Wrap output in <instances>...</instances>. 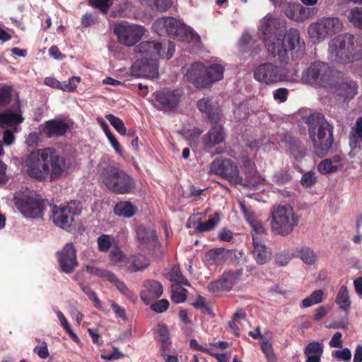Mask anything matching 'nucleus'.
<instances>
[{
    "label": "nucleus",
    "mask_w": 362,
    "mask_h": 362,
    "mask_svg": "<svg viewBox=\"0 0 362 362\" xmlns=\"http://www.w3.org/2000/svg\"><path fill=\"white\" fill-rule=\"evenodd\" d=\"M22 165L30 177L40 182H52L66 173L70 163L54 148L47 147L33 151Z\"/></svg>",
    "instance_id": "1"
},
{
    "label": "nucleus",
    "mask_w": 362,
    "mask_h": 362,
    "mask_svg": "<svg viewBox=\"0 0 362 362\" xmlns=\"http://www.w3.org/2000/svg\"><path fill=\"white\" fill-rule=\"evenodd\" d=\"M284 23L270 16H266L260 22L259 35L273 55H278L281 61L286 59L287 52L300 44V33L296 29H290L284 33Z\"/></svg>",
    "instance_id": "2"
},
{
    "label": "nucleus",
    "mask_w": 362,
    "mask_h": 362,
    "mask_svg": "<svg viewBox=\"0 0 362 362\" xmlns=\"http://www.w3.org/2000/svg\"><path fill=\"white\" fill-rule=\"evenodd\" d=\"M307 123L315 153L320 157L326 156L334 141L332 127L320 114L310 115Z\"/></svg>",
    "instance_id": "3"
},
{
    "label": "nucleus",
    "mask_w": 362,
    "mask_h": 362,
    "mask_svg": "<svg viewBox=\"0 0 362 362\" xmlns=\"http://www.w3.org/2000/svg\"><path fill=\"white\" fill-rule=\"evenodd\" d=\"M329 58L340 63L361 62L362 65V47L355 45L351 35H340L333 39L329 45Z\"/></svg>",
    "instance_id": "4"
},
{
    "label": "nucleus",
    "mask_w": 362,
    "mask_h": 362,
    "mask_svg": "<svg viewBox=\"0 0 362 362\" xmlns=\"http://www.w3.org/2000/svg\"><path fill=\"white\" fill-rule=\"evenodd\" d=\"M299 216L289 204L279 205L271 214L270 226L276 235L286 236L298 225Z\"/></svg>",
    "instance_id": "5"
},
{
    "label": "nucleus",
    "mask_w": 362,
    "mask_h": 362,
    "mask_svg": "<svg viewBox=\"0 0 362 362\" xmlns=\"http://www.w3.org/2000/svg\"><path fill=\"white\" fill-rule=\"evenodd\" d=\"M13 204L25 218H38L42 216V201L36 193L28 189L16 192L14 194Z\"/></svg>",
    "instance_id": "6"
},
{
    "label": "nucleus",
    "mask_w": 362,
    "mask_h": 362,
    "mask_svg": "<svg viewBox=\"0 0 362 362\" xmlns=\"http://www.w3.org/2000/svg\"><path fill=\"white\" fill-rule=\"evenodd\" d=\"M100 177L102 182L106 187L115 194H129L135 187L134 182L132 177L113 166L105 168Z\"/></svg>",
    "instance_id": "7"
},
{
    "label": "nucleus",
    "mask_w": 362,
    "mask_h": 362,
    "mask_svg": "<svg viewBox=\"0 0 362 362\" xmlns=\"http://www.w3.org/2000/svg\"><path fill=\"white\" fill-rule=\"evenodd\" d=\"M338 74L333 71L327 64L317 62L312 64L303 72L302 81L306 83L331 86L334 84Z\"/></svg>",
    "instance_id": "8"
},
{
    "label": "nucleus",
    "mask_w": 362,
    "mask_h": 362,
    "mask_svg": "<svg viewBox=\"0 0 362 362\" xmlns=\"http://www.w3.org/2000/svg\"><path fill=\"white\" fill-rule=\"evenodd\" d=\"M81 213V208L76 202L52 206L50 218L53 223L61 228L68 230L72 226L74 217Z\"/></svg>",
    "instance_id": "9"
},
{
    "label": "nucleus",
    "mask_w": 362,
    "mask_h": 362,
    "mask_svg": "<svg viewBox=\"0 0 362 362\" xmlns=\"http://www.w3.org/2000/svg\"><path fill=\"white\" fill-rule=\"evenodd\" d=\"M114 33L120 43L132 46L144 35L145 28L139 25L122 22L115 25Z\"/></svg>",
    "instance_id": "10"
},
{
    "label": "nucleus",
    "mask_w": 362,
    "mask_h": 362,
    "mask_svg": "<svg viewBox=\"0 0 362 362\" xmlns=\"http://www.w3.org/2000/svg\"><path fill=\"white\" fill-rule=\"evenodd\" d=\"M254 78L262 83L270 85L285 79L284 69L272 63H264L254 70Z\"/></svg>",
    "instance_id": "11"
},
{
    "label": "nucleus",
    "mask_w": 362,
    "mask_h": 362,
    "mask_svg": "<svg viewBox=\"0 0 362 362\" xmlns=\"http://www.w3.org/2000/svg\"><path fill=\"white\" fill-rule=\"evenodd\" d=\"M210 171L226 178L235 185L240 184L243 178L238 166L229 159H216L211 164Z\"/></svg>",
    "instance_id": "12"
},
{
    "label": "nucleus",
    "mask_w": 362,
    "mask_h": 362,
    "mask_svg": "<svg viewBox=\"0 0 362 362\" xmlns=\"http://www.w3.org/2000/svg\"><path fill=\"white\" fill-rule=\"evenodd\" d=\"M57 258L59 270L64 273L70 274L78 267L76 250L71 243L57 252Z\"/></svg>",
    "instance_id": "13"
},
{
    "label": "nucleus",
    "mask_w": 362,
    "mask_h": 362,
    "mask_svg": "<svg viewBox=\"0 0 362 362\" xmlns=\"http://www.w3.org/2000/svg\"><path fill=\"white\" fill-rule=\"evenodd\" d=\"M179 90H161L154 93V106L160 110L169 111L175 108L182 96Z\"/></svg>",
    "instance_id": "14"
},
{
    "label": "nucleus",
    "mask_w": 362,
    "mask_h": 362,
    "mask_svg": "<svg viewBox=\"0 0 362 362\" xmlns=\"http://www.w3.org/2000/svg\"><path fill=\"white\" fill-rule=\"evenodd\" d=\"M202 214L191 216L187 223V228L194 229L195 232L204 233L213 230L221 221V216L216 213L206 221H202Z\"/></svg>",
    "instance_id": "15"
},
{
    "label": "nucleus",
    "mask_w": 362,
    "mask_h": 362,
    "mask_svg": "<svg viewBox=\"0 0 362 362\" xmlns=\"http://www.w3.org/2000/svg\"><path fill=\"white\" fill-rule=\"evenodd\" d=\"M162 45L157 41H144L136 47L135 51L137 58L156 62L162 56Z\"/></svg>",
    "instance_id": "16"
},
{
    "label": "nucleus",
    "mask_w": 362,
    "mask_h": 362,
    "mask_svg": "<svg viewBox=\"0 0 362 362\" xmlns=\"http://www.w3.org/2000/svg\"><path fill=\"white\" fill-rule=\"evenodd\" d=\"M132 74L137 77H157L158 71L156 62L137 58V60L132 66Z\"/></svg>",
    "instance_id": "17"
},
{
    "label": "nucleus",
    "mask_w": 362,
    "mask_h": 362,
    "mask_svg": "<svg viewBox=\"0 0 362 362\" xmlns=\"http://www.w3.org/2000/svg\"><path fill=\"white\" fill-rule=\"evenodd\" d=\"M240 276V274L238 272H226L222 275L220 279L211 283L209 285L208 288L213 293L228 291L237 283Z\"/></svg>",
    "instance_id": "18"
},
{
    "label": "nucleus",
    "mask_w": 362,
    "mask_h": 362,
    "mask_svg": "<svg viewBox=\"0 0 362 362\" xmlns=\"http://www.w3.org/2000/svg\"><path fill=\"white\" fill-rule=\"evenodd\" d=\"M181 23L175 18H162L154 22L153 28L160 35L167 34L175 37Z\"/></svg>",
    "instance_id": "19"
},
{
    "label": "nucleus",
    "mask_w": 362,
    "mask_h": 362,
    "mask_svg": "<svg viewBox=\"0 0 362 362\" xmlns=\"http://www.w3.org/2000/svg\"><path fill=\"white\" fill-rule=\"evenodd\" d=\"M286 16L296 21H303L314 16L317 9L304 7L300 4H288L284 8Z\"/></svg>",
    "instance_id": "20"
},
{
    "label": "nucleus",
    "mask_w": 362,
    "mask_h": 362,
    "mask_svg": "<svg viewBox=\"0 0 362 362\" xmlns=\"http://www.w3.org/2000/svg\"><path fill=\"white\" fill-rule=\"evenodd\" d=\"M206 67L202 63L192 64L187 70L185 77L187 81L197 88H206Z\"/></svg>",
    "instance_id": "21"
},
{
    "label": "nucleus",
    "mask_w": 362,
    "mask_h": 362,
    "mask_svg": "<svg viewBox=\"0 0 362 362\" xmlns=\"http://www.w3.org/2000/svg\"><path fill=\"white\" fill-rule=\"evenodd\" d=\"M162 293L163 286L160 282L155 280H147L144 282L141 298L148 305L153 300L158 298Z\"/></svg>",
    "instance_id": "22"
},
{
    "label": "nucleus",
    "mask_w": 362,
    "mask_h": 362,
    "mask_svg": "<svg viewBox=\"0 0 362 362\" xmlns=\"http://www.w3.org/2000/svg\"><path fill=\"white\" fill-rule=\"evenodd\" d=\"M252 256L257 263L264 264L271 258L272 251L266 246L259 237L253 235Z\"/></svg>",
    "instance_id": "23"
},
{
    "label": "nucleus",
    "mask_w": 362,
    "mask_h": 362,
    "mask_svg": "<svg viewBox=\"0 0 362 362\" xmlns=\"http://www.w3.org/2000/svg\"><path fill=\"white\" fill-rule=\"evenodd\" d=\"M199 110L204 112L209 119L216 123L220 119L218 105L216 102L211 101L209 98H202L197 102Z\"/></svg>",
    "instance_id": "24"
},
{
    "label": "nucleus",
    "mask_w": 362,
    "mask_h": 362,
    "mask_svg": "<svg viewBox=\"0 0 362 362\" xmlns=\"http://www.w3.org/2000/svg\"><path fill=\"white\" fill-rule=\"evenodd\" d=\"M240 205L242 211L245 214V219L252 228V235H255L256 236L259 237V235L265 234L266 230L263 226V224L256 218V217L251 211L247 209L243 202H240Z\"/></svg>",
    "instance_id": "25"
},
{
    "label": "nucleus",
    "mask_w": 362,
    "mask_h": 362,
    "mask_svg": "<svg viewBox=\"0 0 362 362\" xmlns=\"http://www.w3.org/2000/svg\"><path fill=\"white\" fill-rule=\"evenodd\" d=\"M67 124L62 120L47 121L43 129L47 137L63 135L67 130Z\"/></svg>",
    "instance_id": "26"
},
{
    "label": "nucleus",
    "mask_w": 362,
    "mask_h": 362,
    "mask_svg": "<svg viewBox=\"0 0 362 362\" xmlns=\"http://www.w3.org/2000/svg\"><path fill=\"white\" fill-rule=\"evenodd\" d=\"M232 252L223 248H214L206 253V259L211 264H221L230 257Z\"/></svg>",
    "instance_id": "27"
},
{
    "label": "nucleus",
    "mask_w": 362,
    "mask_h": 362,
    "mask_svg": "<svg viewBox=\"0 0 362 362\" xmlns=\"http://www.w3.org/2000/svg\"><path fill=\"white\" fill-rule=\"evenodd\" d=\"M149 260L145 255L140 253L133 255L129 257L127 271L130 273L141 272L149 266Z\"/></svg>",
    "instance_id": "28"
},
{
    "label": "nucleus",
    "mask_w": 362,
    "mask_h": 362,
    "mask_svg": "<svg viewBox=\"0 0 362 362\" xmlns=\"http://www.w3.org/2000/svg\"><path fill=\"white\" fill-rule=\"evenodd\" d=\"M225 139V132L221 125L215 124L209 131L205 139V145L207 147H212L221 144Z\"/></svg>",
    "instance_id": "29"
},
{
    "label": "nucleus",
    "mask_w": 362,
    "mask_h": 362,
    "mask_svg": "<svg viewBox=\"0 0 362 362\" xmlns=\"http://www.w3.org/2000/svg\"><path fill=\"white\" fill-rule=\"evenodd\" d=\"M23 120L18 114L11 110H6L0 113V127L2 128H16Z\"/></svg>",
    "instance_id": "30"
},
{
    "label": "nucleus",
    "mask_w": 362,
    "mask_h": 362,
    "mask_svg": "<svg viewBox=\"0 0 362 362\" xmlns=\"http://www.w3.org/2000/svg\"><path fill=\"white\" fill-rule=\"evenodd\" d=\"M224 68L220 64H213L208 67H206V88L221 80L223 77Z\"/></svg>",
    "instance_id": "31"
},
{
    "label": "nucleus",
    "mask_w": 362,
    "mask_h": 362,
    "mask_svg": "<svg viewBox=\"0 0 362 362\" xmlns=\"http://www.w3.org/2000/svg\"><path fill=\"white\" fill-rule=\"evenodd\" d=\"M138 240L141 246L148 248L156 243V235L153 230L144 227H139L137 230Z\"/></svg>",
    "instance_id": "32"
},
{
    "label": "nucleus",
    "mask_w": 362,
    "mask_h": 362,
    "mask_svg": "<svg viewBox=\"0 0 362 362\" xmlns=\"http://www.w3.org/2000/svg\"><path fill=\"white\" fill-rule=\"evenodd\" d=\"M325 28L322 18L309 25L308 30V35L314 42L323 40L329 36Z\"/></svg>",
    "instance_id": "33"
},
{
    "label": "nucleus",
    "mask_w": 362,
    "mask_h": 362,
    "mask_svg": "<svg viewBox=\"0 0 362 362\" xmlns=\"http://www.w3.org/2000/svg\"><path fill=\"white\" fill-rule=\"evenodd\" d=\"M325 28L322 18L309 25L308 30V35L314 42L323 40L329 36Z\"/></svg>",
    "instance_id": "34"
},
{
    "label": "nucleus",
    "mask_w": 362,
    "mask_h": 362,
    "mask_svg": "<svg viewBox=\"0 0 362 362\" xmlns=\"http://www.w3.org/2000/svg\"><path fill=\"white\" fill-rule=\"evenodd\" d=\"M325 28L322 18L309 25L308 30V35L314 42L323 40L329 36Z\"/></svg>",
    "instance_id": "35"
},
{
    "label": "nucleus",
    "mask_w": 362,
    "mask_h": 362,
    "mask_svg": "<svg viewBox=\"0 0 362 362\" xmlns=\"http://www.w3.org/2000/svg\"><path fill=\"white\" fill-rule=\"evenodd\" d=\"M358 141L362 142V117L357 119L355 127L350 134L349 146L351 148L349 153L350 156H354V151L358 147Z\"/></svg>",
    "instance_id": "36"
},
{
    "label": "nucleus",
    "mask_w": 362,
    "mask_h": 362,
    "mask_svg": "<svg viewBox=\"0 0 362 362\" xmlns=\"http://www.w3.org/2000/svg\"><path fill=\"white\" fill-rule=\"evenodd\" d=\"M110 260L112 265L124 268L127 270L129 262V257H127L119 248L115 247L110 251Z\"/></svg>",
    "instance_id": "37"
},
{
    "label": "nucleus",
    "mask_w": 362,
    "mask_h": 362,
    "mask_svg": "<svg viewBox=\"0 0 362 362\" xmlns=\"http://www.w3.org/2000/svg\"><path fill=\"white\" fill-rule=\"evenodd\" d=\"M136 211V207L127 201L120 202L115 204L114 207V213L118 216L124 218L132 217Z\"/></svg>",
    "instance_id": "38"
},
{
    "label": "nucleus",
    "mask_w": 362,
    "mask_h": 362,
    "mask_svg": "<svg viewBox=\"0 0 362 362\" xmlns=\"http://www.w3.org/2000/svg\"><path fill=\"white\" fill-rule=\"evenodd\" d=\"M272 334L269 332L265 334V337H262V341H260L261 349L268 362H276V358L272 349Z\"/></svg>",
    "instance_id": "39"
},
{
    "label": "nucleus",
    "mask_w": 362,
    "mask_h": 362,
    "mask_svg": "<svg viewBox=\"0 0 362 362\" xmlns=\"http://www.w3.org/2000/svg\"><path fill=\"white\" fill-rule=\"evenodd\" d=\"M335 303L339 306V308L347 312L351 306V300L347 287L341 286L336 296Z\"/></svg>",
    "instance_id": "40"
},
{
    "label": "nucleus",
    "mask_w": 362,
    "mask_h": 362,
    "mask_svg": "<svg viewBox=\"0 0 362 362\" xmlns=\"http://www.w3.org/2000/svg\"><path fill=\"white\" fill-rule=\"evenodd\" d=\"M337 93L346 99L353 98L357 93V86L354 81L340 83L337 88Z\"/></svg>",
    "instance_id": "41"
},
{
    "label": "nucleus",
    "mask_w": 362,
    "mask_h": 362,
    "mask_svg": "<svg viewBox=\"0 0 362 362\" xmlns=\"http://www.w3.org/2000/svg\"><path fill=\"white\" fill-rule=\"evenodd\" d=\"M305 264L313 265L317 261V254L313 249L308 247H303L298 250L296 255Z\"/></svg>",
    "instance_id": "42"
},
{
    "label": "nucleus",
    "mask_w": 362,
    "mask_h": 362,
    "mask_svg": "<svg viewBox=\"0 0 362 362\" xmlns=\"http://www.w3.org/2000/svg\"><path fill=\"white\" fill-rule=\"evenodd\" d=\"M157 338L161 344L160 349L170 348V333L167 325L158 324L157 326Z\"/></svg>",
    "instance_id": "43"
},
{
    "label": "nucleus",
    "mask_w": 362,
    "mask_h": 362,
    "mask_svg": "<svg viewBox=\"0 0 362 362\" xmlns=\"http://www.w3.org/2000/svg\"><path fill=\"white\" fill-rule=\"evenodd\" d=\"M324 26L329 35H334L342 30L343 25L338 18H322Z\"/></svg>",
    "instance_id": "44"
},
{
    "label": "nucleus",
    "mask_w": 362,
    "mask_h": 362,
    "mask_svg": "<svg viewBox=\"0 0 362 362\" xmlns=\"http://www.w3.org/2000/svg\"><path fill=\"white\" fill-rule=\"evenodd\" d=\"M168 279L173 283V285L189 286V281L182 275L179 267H174L167 274Z\"/></svg>",
    "instance_id": "45"
},
{
    "label": "nucleus",
    "mask_w": 362,
    "mask_h": 362,
    "mask_svg": "<svg viewBox=\"0 0 362 362\" xmlns=\"http://www.w3.org/2000/svg\"><path fill=\"white\" fill-rule=\"evenodd\" d=\"M323 291L320 289L314 291L309 296L303 300L301 307L309 308L321 303L323 300Z\"/></svg>",
    "instance_id": "46"
},
{
    "label": "nucleus",
    "mask_w": 362,
    "mask_h": 362,
    "mask_svg": "<svg viewBox=\"0 0 362 362\" xmlns=\"http://www.w3.org/2000/svg\"><path fill=\"white\" fill-rule=\"evenodd\" d=\"M347 18L354 26L362 29V7L351 9L347 14Z\"/></svg>",
    "instance_id": "47"
},
{
    "label": "nucleus",
    "mask_w": 362,
    "mask_h": 362,
    "mask_svg": "<svg viewBox=\"0 0 362 362\" xmlns=\"http://www.w3.org/2000/svg\"><path fill=\"white\" fill-rule=\"evenodd\" d=\"M194 36L195 35L192 29L182 23L175 37L181 41L189 42L193 40Z\"/></svg>",
    "instance_id": "48"
},
{
    "label": "nucleus",
    "mask_w": 362,
    "mask_h": 362,
    "mask_svg": "<svg viewBox=\"0 0 362 362\" xmlns=\"http://www.w3.org/2000/svg\"><path fill=\"white\" fill-rule=\"evenodd\" d=\"M115 238L110 235L103 234L98 238V246L100 251L106 252L114 243Z\"/></svg>",
    "instance_id": "49"
},
{
    "label": "nucleus",
    "mask_w": 362,
    "mask_h": 362,
    "mask_svg": "<svg viewBox=\"0 0 362 362\" xmlns=\"http://www.w3.org/2000/svg\"><path fill=\"white\" fill-rule=\"evenodd\" d=\"M171 292V299L173 302L176 303H181L185 301L187 297L186 289L180 288V286L177 285H172Z\"/></svg>",
    "instance_id": "50"
},
{
    "label": "nucleus",
    "mask_w": 362,
    "mask_h": 362,
    "mask_svg": "<svg viewBox=\"0 0 362 362\" xmlns=\"http://www.w3.org/2000/svg\"><path fill=\"white\" fill-rule=\"evenodd\" d=\"M105 118L110 122L112 126L117 130L119 134L125 135L126 127L122 119L111 114L105 115Z\"/></svg>",
    "instance_id": "51"
},
{
    "label": "nucleus",
    "mask_w": 362,
    "mask_h": 362,
    "mask_svg": "<svg viewBox=\"0 0 362 362\" xmlns=\"http://www.w3.org/2000/svg\"><path fill=\"white\" fill-rule=\"evenodd\" d=\"M323 352V346L321 343L313 341L308 344L305 349V355L321 357Z\"/></svg>",
    "instance_id": "52"
},
{
    "label": "nucleus",
    "mask_w": 362,
    "mask_h": 362,
    "mask_svg": "<svg viewBox=\"0 0 362 362\" xmlns=\"http://www.w3.org/2000/svg\"><path fill=\"white\" fill-rule=\"evenodd\" d=\"M317 169L320 173L325 175L335 173L338 170V166L332 164L329 159H325L318 164Z\"/></svg>",
    "instance_id": "53"
},
{
    "label": "nucleus",
    "mask_w": 362,
    "mask_h": 362,
    "mask_svg": "<svg viewBox=\"0 0 362 362\" xmlns=\"http://www.w3.org/2000/svg\"><path fill=\"white\" fill-rule=\"evenodd\" d=\"M294 255L288 251H282L277 253L275 256V262L281 267L286 266L293 259Z\"/></svg>",
    "instance_id": "54"
},
{
    "label": "nucleus",
    "mask_w": 362,
    "mask_h": 362,
    "mask_svg": "<svg viewBox=\"0 0 362 362\" xmlns=\"http://www.w3.org/2000/svg\"><path fill=\"white\" fill-rule=\"evenodd\" d=\"M86 269L88 273L96 275L99 277L106 279L113 278V273L112 272L102 269L91 265H87Z\"/></svg>",
    "instance_id": "55"
},
{
    "label": "nucleus",
    "mask_w": 362,
    "mask_h": 362,
    "mask_svg": "<svg viewBox=\"0 0 362 362\" xmlns=\"http://www.w3.org/2000/svg\"><path fill=\"white\" fill-rule=\"evenodd\" d=\"M81 81V78L78 76H73L67 81H64L61 84V90L64 92H73L77 88L78 84Z\"/></svg>",
    "instance_id": "56"
},
{
    "label": "nucleus",
    "mask_w": 362,
    "mask_h": 362,
    "mask_svg": "<svg viewBox=\"0 0 362 362\" xmlns=\"http://www.w3.org/2000/svg\"><path fill=\"white\" fill-rule=\"evenodd\" d=\"M109 281L112 282L115 285L117 289L124 296H127L129 298H131L133 296L132 293L129 291V289L127 287L125 284L119 281L118 278L113 274V278L107 279Z\"/></svg>",
    "instance_id": "57"
},
{
    "label": "nucleus",
    "mask_w": 362,
    "mask_h": 362,
    "mask_svg": "<svg viewBox=\"0 0 362 362\" xmlns=\"http://www.w3.org/2000/svg\"><path fill=\"white\" fill-rule=\"evenodd\" d=\"M12 89L10 86L0 88V106L7 105L11 102Z\"/></svg>",
    "instance_id": "58"
},
{
    "label": "nucleus",
    "mask_w": 362,
    "mask_h": 362,
    "mask_svg": "<svg viewBox=\"0 0 362 362\" xmlns=\"http://www.w3.org/2000/svg\"><path fill=\"white\" fill-rule=\"evenodd\" d=\"M245 315L243 311H238L234 314L233 319L230 322L229 326L235 334L238 335L239 325L242 320H245Z\"/></svg>",
    "instance_id": "59"
},
{
    "label": "nucleus",
    "mask_w": 362,
    "mask_h": 362,
    "mask_svg": "<svg viewBox=\"0 0 362 362\" xmlns=\"http://www.w3.org/2000/svg\"><path fill=\"white\" fill-rule=\"evenodd\" d=\"M315 182L316 176L315 173L313 171H309L303 174L300 179L301 185L306 187L313 185Z\"/></svg>",
    "instance_id": "60"
},
{
    "label": "nucleus",
    "mask_w": 362,
    "mask_h": 362,
    "mask_svg": "<svg viewBox=\"0 0 362 362\" xmlns=\"http://www.w3.org/2000/svg\"><path fill=\"white\" fill-rule=\"evenodd\" d=\"M33 351L42 359H46L49 356L47 344L45 341H42L39 346H35Z\"/></svg>",
    "instance_id": "61"
},
{
    "label": "nucleus",
    "mask_w": 362,
    "mask_h": 362,
    "mask_svg": "<svg viewBox=\"0 0 362 362\" xmlns=\"http://www.w3.org/2000/svg\"><path fill=\"white\" fill-rule=\"evenodd\" d=\"M113 0H89V4L98 8L100 11L105 12L112 5Z\"/></svg>",
    "instance_id": "62"
},
{
    "label": "nucleus",
    "mask_w": 362,
    "mask_h": 362,
    "mask_svg": "<svg viewBox=\"0 0 362 362\" xmlns=\"http://www.w3.org/2000/svg\"><path fill=\"white\" fill-rule=\"evenodd\" d=\"M246 174L247 175V181L245 185L250 188H257V185L262 181V179L259 177H257V179L255 178V174L253 173L252 168H250L249 170L246 172Z\"/></svg>",
    "instance_id": "63"
},
{
    "label": "nucleus",
    "mask_w": 362,
    "mask_h": 362,
    "mask_svg": "<svg viewBox=\"0 0 362 362\" xmlns=\"http://www.w3.org/2000/svg\"><path fill=\"white\" fill-rule=\"evenodd\" d=\"M169 307V302L166 299H162L156 301L151 305V309L158 313L165 311Z\"/></svg>",
    "instance_id": "64"
}]
</instances>
